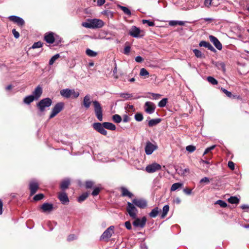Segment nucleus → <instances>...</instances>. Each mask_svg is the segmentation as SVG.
Here are the masks:
<instances>
[{"label":"nucleus","mask_w":249,"mask_h":249,"mask_svg":"<svg viewBox=\"0 0 249 249\" xmlns=\"http://www.w3.org/2000/svg\"><path fill=\"white\" fill-rule=\"evenodd\" d=\"M52 104V100L50 98L41 99L36 104V107L40 112L45 110V108L50 107Z\"/></svg>","instance_id":"nucleus-1"},{"label":"nucleus","mask_w":249,"mask_h":249,"mask_svg":"<svg viewBox=\"0 0 249 249\" xmlns=\"http://www.w3.org/2000/svg\"><path fill=\"white\" fill-rule=\"evenodd\" d=\"M95 116L99 121L103 120V109L100 103L97 101L92 102Z\"/></svg>","instance_id":"nucleus-2"},{"label":"nucleus","mask_w":249,"mask_h":249,"mask_svg":"<svg viewBox=\"0 0 249 249\" xmlns=\"http://www.w3.org/2000/svg\"><path fill=\"white\" fill-rule=\"evenodd\" d=\"M114 229L115 227L114 226H110L107 228L101 235L100 240L108 241L112 234H114Z\"/></svg>","instance_id":"nucleus-3"},{"label":"nucleus","mask_w":249,"mask_h":249,"mask_svg":"<svg viewBox=\"0 0 249 249\" xmlns=\"http://www.w3.org/2000/svg\"><path fill=\"white\" fill-rule=\"evenodd\" d=\"M126 211L131 218H136L138 211L133 202H127Z\"/></svg>","instance_id":"nucleus-4"},{"label":"nucleus","mask_w":249,"mask_h":249,"mask_svg":"<svg viewBox=\"0 0 249 249\" xmlns=\"http://www.w3.org/2000/svg\"><path fill=\"white\" fill-rule=\"evenodd\" d=\"M64 105L63 102H59L57 103L53 108L49 119L53 118L58 113L61 112L64 108Z\"/></svg>","instance_id":"nucleus-5"},{"label":"nucleus","mask_w":249,"mask_h":249,"mask_svg":"<svg viewBox=\"0 0 249 249\" xmlns=\"http://www.w3.org/2000/svg\"><path fill=\"white\" fill-rule=\"evenodd\" d=\"M92 127L94 130L104 136H106L107 134V131L105 129L104 123L102 124L94 123L92 124Z\"/></svg>","instance_id":"nucleus-6"},{"label":"nucleus","mask_w":249,"mask_h":249,"mask_svg":"<svg viewBox=\"0 0 249 249\" xmlns=\"http://www.w3.org/2000/svg\"><path fill=\"white\" fill-rule=\"evenodd\" d=\"M135 220L133 222V225L135 227L143 228L146 224V218L145 216L142 217L141 219L136 217Z\"/></svg>","instance_id":"nucleus-7"},{"label":"nucleus","mask_w":249,"mask_h":249,"mask_svg":"<svg viewBox=\"0 0 249 249\" xmlns=\"http://www.w3.org/2000/svg\"><path fill=\"white\" fill-rule=\"evenodd\" d=\"M161 169V166L157 163L148 165L145 168V171L149 173H152Z\"/></svg>","instance_id":"nucleus-8"},{"label":"nucleus","mask_w":249,"mask_h":249,"mask_svg":"<svg viewBox=\"0 0 249 249\" xmlns=\"http://www.w3.org/2000/svg\"><path fill=\"white\" fill-rule=\"evenodd\" d=\"M145 111L149 114H152L154 112L156 106L155 104L151 102H146L144 106Z\"/></svg>","instance_id":"nucleus-9"},{"label":"nucleus","mask_w":249,"mask_h":249,"mask_svg":"<svg viewBox=\"0 0 249 249\" xmlns=\"http://www.w3.org/2000/svg\"><path fill=\"white\" fill-rule=\"evenodd\" d=\"M142 32V31L139 28L135 26H133L129 32V34L134 37L139 38L143 36L140 35Z\"/></svg>","instance_id":"nucleus-10"},{"label":"nucleus","mask_w":249,"mask_h":249,"mask_svg":"<svg viewBox=\"0 0 249 249\" xmlns=\"http://www.w3.org/2000/svg\"><path fill=\"white\" fill-rule=\"evenodd\" d=\"M133 203L141 209H143L147 206V202L143 199L135 198L132 200Z\"/></svg>","instance_id":"nucleus-11"},{"label":"nucleus","mask_w":249,"mask_h":249,"mask_svg":"<svg viewBox=\"0 0 249 249\" xmlns=\"http://www.w3.org/2000/svg\"><path fill=\"white\" fill-rule=\"evenodd\" d=\"M39 188L38 183L35 180H32L29 183V189L30 190V195L33 196L37 191Z\"/></svg>","instance_id":"nucleus-12"},{"label":"nucleus","mask_w":249,"mask_h":249,"mask_svg":"<svg viewBox=\"0 0 249 249\" xmlns=\"http://www.w3.org/2000/svg\"><path fill=\"white\" fill-rule=\"evenodd\" d=\"M157 148L156 145L152 144L150 142H148L146 143L145 152L147 155H151Z\"/></svg>","instance_id":"nucleus-13"},{"label":"nucleus","mask_w":249,"mask_h":249,"mask_svg":"<svg viewBox=\"0 0 249 249\" xmlns=\"http://www.w3.org/2000/svg\"><path fill=\"white\" fill-rule=\"evenodd\" d=\"M9 19L17 23L18 26H22L24 25V20L20 17L16 16H11L9 17Z\"/></svg>","instance_id":"nucleus-14"},{"label":"nucleus","mask_w":249,"mask_h":249,"mask_svg":"<svg viewBox=\"0 0 249 249\" xmlns=\"http://www.w3.org/2000/svg\"><path fill=\"white\" fill-rule=\"evenodd\" d=\"M209 39L217 49L218 50H221L222 48V44L216 37L210 35L209 36Z\"/></svg>","instance_id":"nucleus-15"},{"label":"nucleus","mask_w":249,"mask_h":249,"mask_svg":"<svg viewBox=\"0 0 249 249\" xmlns=\"http://www.w3.org/2000/svg\"><path fill=\"white\" fill-rule=\"evenodd\" d=\"M92 28H100L102 27L104 25V22L99 19L94 18L91 20Z\"/></svg>","instance_id":"nucleus-16"},{"label":"nucleus","mask_w":249,"mask_h":249,"mask_svg":"<svg viewBox=\"0 0 249 249\" xmlns=\"http://www.w3.org/2000/svg\"><path fill=\"white\" fill-rule=\"evenodd\" d=\"M44 40L48 43H53L55 40L54 34L52 32L46 33L44 36Z\"/></svg>","instance_id":"nucleus-17"},{"label":"nucleus","mask_w":249,"mask_h":249,"mask_svg":"<svg viewBox=\"0 0 249 249\" xmlns=\"http://www.w3.org/2000/svg\"><path fill=\"white\" fill-rule=\"evenodd\" d=\"M40 209L44 213L50 212L53 209V205L48 203H44L41 205Z\"/></svg>","instance_id":"nucleus-18"},{"label":"nucleus","mask_w":249,"mask_h":249,"mask_svg":"<svg viewBox=\"0 0 249 249\" xmlns=\"http://www.w3.org/2000/svg\"><path fill=\"white\" fill-rule=\"evenodd\" d=\"M42 93V89L40 86H38L33 92L32 95L34 96L36 100H37Z\"/></svg>","instance_id":"nucleus-19"},{"label":"nucleus","mask_w":249,"mask_h":249,"mask_svg":"<svg viewBox=\"0 0 249 249\" xmlns=\"http://www.w3.org/2000/svg\"><path fill=\"white\" fill-rule=\"evenodd\" d=\"M71 89H64L60 91V95L63 97L68 99L71 97Z\"/></svg>","instance_id":"nucleus-20"},{"label":"nucleus","mask_w":249,"mask_h":249,"mask_svg":"<svg viewBox=\"0 0 249 249\" xmlns=\"http://www.w3.org/2000/svg\"><path fill=\"white\" fill-rule=\"evenodd\" d=\"M58 198L63 204H65L69 202L68 197L65 192L60 193L58 195Z\"/></svg>","instance_id":"nucleus-21"},{"label":"nucleus","mask_w":249,"mask_h":249,"mask_svg":"<svg viewBox=\"0 0 249 249\" xmlns=\"http://www.w3.org/2000/svg\"><path fill=\"white\" fill-rule=\"evenodd\" d=\"M90 96L89 94L86 95L83 99V106L88 109L91 105Z\"/></svg>","instance_id":"nucleus-22"},{"label":"nucleus","mask_w":249,"mask_h":249,"mask_svg":"<svg viewBox=\"0 0 249 249\" xmlns=\"http://www.w3.org/2000/svg\"><path fill=\"white\" fill-rule=\"evenodd\" d=\"M121 190L123 196H128L129 198H132L133 196V194L126 188L122 187L121 188Z\"/></svg>","instance_id":"nucleus-23"},{"label":"nucleus","mask_w":249,"mask_h":249,"mask_svg":"<svg viewBox=\"0 0 249 249\" xmlns=\"http://www.w3.org/2000/svg\"><path fill=\"white\" fill-rule=\"evenodd\" d=\"M120 97L124 99V100H131L133 96V94L128 93H119L117 94Z\"/></svg>","instance_id":"nucleus-24"},{"label":"nucleus","mask_w":249,"mask_h":249,"mask_svg":"<svg viewBox=\"0 0 249 249\" xmlns=\"http://www.w3.org/2000/svg\"><path fill=\"white\" fill-rule=\"evenodd\" d=\"M183 185V183H181V182L175 183L173 184H172V185L171 186L170 190L172 192L175 191L177 190L182 188Z\"/></svg>","instance_id":"nucleus-25"},{"label":"nucleus","mask_w":249,"mask_h":249,"mask_svg":"<svg viewBox=\"0 0 249 249\" xmlns=\"http://www.w3.org/2000/svg\"><path fill=\"white\" fill-rule=\"evenodd\" d=\"M105 129L110 130H115L116 129V126L115 124L109 122H104Z\"/></svg>","instance_id":"nucleus-26"},{"label":"nucleus","mask_w":249,"mask_h":249,"mask_svg":"<svg viewBox=\"0 0 249 249\" xmlns=\"http://www.w3.org/2000/svg\"><path fill=\"white\" fill-rule=\"evenodd\" d=\"M203 157H204L203 159H201L199 162L201 164H202V163L206 164L207 165L206 167L207 168H208L210 167V165H211L213 164V162L212 161H211L209 160H208V159L207 158V156H203Z\"/></svg>","instance_id":"nucleus-27"},{"label":"nucleus","mask_w":249,"mask_h":249,"mask_svg":"<svg viewBox=\"0 0 249 249\" xmlns=\"http://www.w3.org/2000/svg\"><path fill=\"white\" fill-rule=\"evenodd\" d=\"M159 213V210L158 207H156L152 210L151 212L149 213V215L151 218L156 217Z\"/></svg>","instance_id":"nucleus-28"},{"label":"nucleus","mask_w":249,"mask_h":249,"mask_svg":"<svg viewBox=\"0 0 249 249\" xmlns=\"http://www.w3.org/2000/svg\"><path fill=\"white\" fill-rule=\"evenodd\" d=\"M36 100L34 95H30L27 96H26L23 102L25 104H30L32 103L34 100Z\"/></svg>","instance_id":"nucleus-29"},{"label":"nucleus","mask_w":249,"mask_h":249,"mask_svg":"<svg viewBox=\"0 0 249 249\" xmlns=\"http://www.w3.org/2000/svg\"><path fill=\"white\" fill-rule=\"evenodd\" d=\"M70 184V181L69 179H66L62 181L60 187L62 190H65L68 188Z\"/></svg>","instance_id":"nucleus-30"},{"label":"nucleus","mask_w":249,"mask_h":249,"mask_svg":"<svg viewBox=\"0 0 249 249\" xmlns=\"http://www.w3.org/2000/svg\"><path fill=\"white\" fill-rule=\"evenodd\" d=\"M161 121V119L160 118L151 119L148 122V125L150 127H152L153 126L156 125L159 123H160Z\"/></svg>","instance_id":"nucleus-31"},{"label":"nucleus","mask_w":249,"mask_h":249,"mask_svg":"<svg viewBox=\"0 0 249 249\" xmlns=\"http://www.w3.org/2000/svg\"><path fill=\"white\" fill-rule=\"evenodd\" d=\"M169 210V206L168 205H166L164 206L162 208V213L160 216V218L162 219L164 218L167 215Z\"/></svg>","instance_id":"nucleus-32"},{"label":"nucleus","mask_w":249,"mask_h":249,"mask_svg":"<svg viewBox=\"0 0 249 249\" xmlns=\"http://www.w3.org/2000/svg\"><path fill=\"white\" fill-rule=\"evenodd\" d=\"M228 202L231 204H238L240 201L239 198L237 196H231L228 199Z\"/></svg>","instance_id":"nucleus-33"},{"label":"nucleus","mask_w":249,"mask_h":249,"mask_svg":"<svg viewBox=\"0 0 249 249\" xmlns=\"http://www.w3.org/2000/svg\"><path fill=\"white\" fill-rule=\"evenodd\" d=\"M118 7L120 9H121L125 14H126L129 16H130L131 15V12L130 10L127 7L123 6H121L120 5H118Z\"/></svg>","instance_id":"nucleus-34"},{"label":"nucleus","mask_w":249,"mask_h":249,"mask_svg":"<svg viewBox=\"0 0 249 249\" xmlns=\"http://www.w3.org/2000/svg\"><path fill=\"white\" fill-rule=\"evenodd\" d=\"M86 53L89 57H95L97 55V52H94L89 48L86 50Z\"/></svg>","instance_id":"nucleus-35"},{"label":"nucleus","mask_w":249,"mask_h":249,"mask_svg":"<svg viewBox=\"0 0 249 249\" xmlns=\"http://www.w3.org/2000/svg\"><path fill=\"white\" fill-rule=\"evenodd\" d=\"M112 118L113 122L116 123H120L122 120V117L118 114L113 115Z\"/></svg>","instance_id":"nucleus-36"},{"label":"nucleus","mask_w":249,"mask_h":249,"mask_svg":"<svg viewBox=\"0 0 249 249\" xmlns=\"http://www.w3.org/2000/svg\"><path fill=\"white\" fill-rule=\"evenodd\" d=\"M89 194L88 193H85L80 196L77 199L79 202H82L84 201L88 196Z\"/></svg>","instance_id":"nucleus-37"},{"label":"nucleus","mask_w":249,"mask_h":249,"mask_svg":"<svg viewBox=\"0 0 249 249\" xmlns=\"http://www.w3.org/2000/svg\"><path fill=\"white\" fill-rule=\"evenodd\" d=\"M60 57L59 54L57 53L51 57L49 60V64L50 65H52L54 62Z\"/></svg>","instance_id":"nucleus-38"},{"label":"nucleus","mask_w":249,"mask_h":249,"mask_svg":"<svg viewBox=\"0 0 249 249\" xmlns=\"http://www.w3.org/2000/svg\"><path fill=\"white\" fill-rule=\"evenodd\" d=\"M135 119L138 122H141L142 121L143 119V115L141 113H137L135 114L134 116Z\"/></svg>","instance_id":"nucleus-39"},{"label":"nucleus","mask_w":249,"mask_h":249,"mask_svg":"<svg viewBox=\"0 0 249 249\" xmlns=\"http://www.w3.org/2000/svg\"><path fill=\"white\" fill-rule=\"evenodd\" d=\"M167 102V98H163L162 100H161L158 103V106L160 107H164Z\"/></svg>","instance_id":"nucleus-40"},{"label":"nucleus","mask_w":249,"mask_h":249,"mask_svg":"<svg viewBox=\"0 0 249 249\" xmlns=\"http://www.w3.org/2000/svg\"><path fill=\"white\" fill-rule=\"evenodd\" d=\"M216 204H218L222 208H226L227 206V203L222 200H218L215 202Z\"/></svg>","instance_id":"nucleus-41"},{"label":"nucleus","mask_w":249,"mask_h":249,"mask_svg":"<svg viewBox=\"0 0 249 249\" xmlns=\"http://www.w3.org/2000/svg\"><path fill=\"white\" fill-rule=\"evenodd\" d=\"M193 53H195V56L197 58H201L202 57L203 54L201 51L197 49H194L193 50Z\"/></svg>","instance_id":"nucleus-42"},{"label":"nucleus","mask_w":249,"mask_h":249,"mask_svg":"<svg viewBox=\"0 0 249 249\" xmlns=\"http://www.w3.org/2000/svg\"><path fill=\"white\" fill-rule=\"evenodd\" d=\"M207 80L213 85H216L218 83L217 81L212 76H208L207 77Z\"/></svg>","instance_id":"nucleus-43"},{"label":"nucleus","mask_w":249,"mask_h":249,"mask_svg":"<svg viewBox=\"0 0 249 249\" xmlns=\"http://www.w3.org/2000/svg\"><path fill=\"white\" fill-rule=\"evenodd\" d=\"M79 96V92L75 91L74 89H71V97L73 98H77Z\"/></svg>","instance_id":"nucleus-44"},{"label":"nucleus","mask_w":249,"mask_h":249,"mask_svg":"<svg viewBox=\"0 0 249 249\" xmlns=\"http://www.w3.org/2000/svg\"><path fill=\"white\" fill-rule=\"evenodd\" d=\"M216 147L215 145H213L207 148L203 153V156H204L205 155L208 154L212 150L214 149Z\"/></svg>","instance_id":"nucleus-45"},{"label":"nucleus","mask_w":249,"mask_h":249,"mask_svg":"<svg viewBox=\"0 0 249 249\" xmlns=\"http://www.w3.org/2000/svg\"><path fill=\"white\" fill-rule=\"evenodd\" d=\"M140 75L142 76H146L149 75V72L145 69L142 68L140 70Z\"/></svg>","instance_id":"nucleus-46"},{"label":"nucleus","mask_w":249,"mask_h":249,"mask_svg":"<svg viewBox=\"0 0 249 249\" xmlns=\"http://www.w3.org/2000/svg\"><path fill=\"white\" fill-rule=\"evenodd\" d=\"M196 149V146L192 145H190L187 146L186 147V151H187L188 152H189L190 153L193 152L194 151H195Z\"/></svg>","instance_id":"nucleus-47"},{"label":"nucleus","mask_w":249,"mask_h":249,"mask_svg":"<svg viewBox=\"0 0 249 249\" xmlns=\"http://www.w3.org/2000/svg\"><path fill=\"white\" fill-rule=\"evenodd\" d=\"M142 23L143 24H147L148 26L150 27L153 26L155 25V23L153 21H151L147 19H142Z\"/></svg>","instance_id":"nucleus-48"},{"label":"nucleus","mask_w":249,"mask_h":249,"mask_svg":"<svg viewBox=\"0 0 249 249\" xmlns=\"http://www.w3.org/2000/svg\"><path fill=\"white\" fill-rule=\"evenodd\" d=\"M221 90L228 97H230V98H231L232 96L233 97H234V96H233V95L232 94L231 92H230V91H229L228 90H227V89H224V88H221Z\"/></svg>","instance_id":"nucleus-49"},{"label":"nucleus","mask_w":249,"mask_h":249,"mask_svg":"<svg viewBox=\"0 0 249 249\" xmlns=\"http://www.w3.org/2000/svg\"><path fill=\"white\" fill-rule=\"evenodd\" d=\"M44 197V195L42 194H39L37 195H36L34 197V200L35 201H38L41 199H42Z\"/></svg>","instance_id":"nucleus-50"},{"label":"nucleus","mask_w":249,"mask_h":249,"mask_svg":"<svg viewBox=\"0 0 249 249\" xmlns=\"http://www.w3.org/2000/svg\"><path fill=\"white\" fill-rule=\"evenodd\" d=\"M42 46V43L40 41H38L36 42H35L33 44L32 46V48L35 49V48H39L41 47Z\"/></svg>","instance_id":"nucleus-51"},{"label":"nucleus","mask_w":249,"mask_h":249,"mask_svg":"<svg viewBox=\"0 0 249 249\" xmlns=\"http://www.w3.org/2000/svg\"><path fill=\"white\" fill-rule=\"evenodd\" d=\"M82 25L86 28H92L91 24V20H90L89 22H83Z\"/></svg>","instance_id":"nucleus-52"},{"label":"nucleus","mask_w":249,"mask_h":249,"mask_svg":"<svg viewBox=\"0 0 249 249\" xmlns=\"http://www.w3.org/2000/svg\"><path fill=\"white\" fill-rule=\"evenodd\" d=\"M100 191V189L99 187H96L94 189L91 194L93 196H97Z\"/></svg>","instance_id":"nucleus-53"},{"label":"nucleus","mask_w":249,"mask_h":249,"mask_svg":"<svg viewBox=\"0 0 249 249\" xmlns=\"http://www.w3.org/2000/svg\"><path fill=\"white\" fill-rule=\"evenodd\" d=\"M93 185L94 183L91 181H87L86 182V187L88 189L92 188Z\"/></svg>","instance_id":"nucleus-54"},{"label":"nucleus","mask_w":249,"mask_h":249,"mask_svg":"<svg viewBox=\"0 0 249 249\" xmlns=\"http://www.w3.org/2000/svg\"><path fill=\"white\" fill-rule=\"evenodd\" d=\"M131 48L129 46H125L124 48V53L125 54H128L130 52Z\"/></svg>","instance_id":"nucleus-55"},{"label":"nucleus","mask_w":249,"mask_h":249,"mask_svg":"<svg viewBox=\"0 0 249 249\" xmlns=\"http://www.w3.org/2000/svg\"><path fill=\"white\" fill-rule=\"evenodd\" d=\"M12 34L16 38H18L19 37V33L15 29H13L12 31Z\"/></svg>","instance_id":"nucleus-56"},{"label":"nucleus","mask_w":249,"mask_h":249,"mask_svg":"<svg viewBox=\"0 0 249 249\" xmlns=\"http://www.w3.org/2000/svg\"><path fill=\"white\" fill-rule=\"evenodd\" d=\"M209 42L205 41H201L199 42V45L200 47H204L207 48V45Z\"/></svg>","instance_id":"nucleus-57"},{"label":"nucleus","mask_w":249,"mask_h":249,"mask_svg":"<svg viewBox=\"0 0 249 249\" xmlns=\"http://www.w3.org/2000/svg\"><path fill=\"white\" fill-rule=\"evenodd\" d=\"M207 48L213 53H215L216 52V50L210 43H208Z\"/></svg>","instance_id":"nucleus-58"},{"label":"nucleus","mask_w":249,"mask_h":249,"mask_svg":"<svg viewBox=\"0 0 249 249\" xmlns=\"http://www.w3.org/2000/svg\"><path fill=\"white\" fill-rule=\"evenodd\" d=\"M125 227L127 230H131L132 229L131 224L129 221H126L124 223Z\"/></svg>","instance_id":"nucleus-59"},{"label":"nucleus","mask_w":249,"mask_h":249,"mask_svg":"<svg viewBox=\"0 0 249 249\" xmlns=\"http://www.w3.org/2000/svg\"><path fill=\"white\" fill-rule=\"evenodd\" d=\"M206 183L207 184L209 183L210 182V179L207 177H204L200 179V183Z\"/></svg>","instance_id":"nucleus-60"},{"label":"nucleus","mask_w":249,"mask_h":249,"mask_svg":"<svg viewBox=\"0 0 249 249\" xmlns=\"http://www.w3.org/2000/svg\"><path fill=\"white\" fill-rule=\"evenodd\" d=\"M228 166L231 170H233L234 169V163L232 161H229L228 163Z\"/></svg>","instance_id":"nucleus-61"},{"label":"nucleus","mask_w":249,"mask_h":249,"mask_svg":"<svg viewBox=\"0 0 249 249\" xmlns=\"http://www.w3.org/2000/svg\"><path fill=\"white\" fill-rule=\"evenodd\" d=\"M76 238V236L74 234H70L68 237V240L71 241L75 240Z\"/></svg>","instance_id":"nucleus-62"},{"label":"nucleus","mask_w":249,"mask_h":249,"mask_svg":"<svg viewBox=\"0 0 249 249\" xmlns=\"http://www.w3.org/2000/svg\"><path fill=\"white\" fill-rule=\"evenodd\" d=\"M151 95L152 96L153 99H155V100H157V99H159V98L161 96L160 94H157V93H151Z\"/></svg>","instance_id":"nucleus-63"},{"label":"nucleus","mask_w":249,"mask_h":249,"mask_svg":"<svg viewBox=\"0 0 249 249\" xmlns=\"http://www.w3.org/2000/svg\"><path fill=\"white\" fill-rule=\"evenodd\" d=\"M183 192L187 195H190L192 193V189L185 188L183 190Z\"/></svg>","instance_id":"nucleus-64"}]
</instances>
